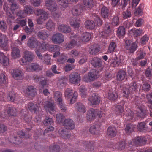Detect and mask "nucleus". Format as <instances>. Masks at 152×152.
I'll return each mask as SVG.
<instances>
[{"instance_id":"nucleus-1","label":"nucleus","mask_w":152,"mask_h":152,"mask_svg":"<svg viewBox=\"0 0 152 152\" xmlns=\"http://www.w3.org/2000/svg\"><path fill=\"white\" fill-rule=\"evenodd\" d=\"M28 46L30 48H36L35 53L39 58H42L40 52L45 51L48 48V44L46 42L39 43L38 41L35 37L30 38L27 42Z\"/></svg>"},{"instance_id":"nucleus-2","label":"nucleus","mask_w":152,"mask_h":152,"mask_svg":"<svg viewBox=\"0 0 152 152\" xmlns=\"http://www.w3.org/2000/svg\"><path fill=\"white\" fill-rule=\"evenodd\" d=\"M64 125L66 129H59L58 132L59 136L64 139H69L70 137V134L67 129H73L75 127V124L72 120L69 119L64 121Z\"/></svg>"},{"instance_id":"nucleus-3","label":"nucleus","mask_w":152,"mask_h":152,"mask_svg":"<svg viewBox=\"0 0 152 152\" xmlns=\"http://www.w3.org/2000/svg\"><path fill=\"white\" fill-rule=\"evenodd\" d=\"M105 113H103L102 111L98 110H95L93 108H91L87 111V118L88 120L91 121L98 117L99 121L101 123L104 121L105 117Z\"/></svg>"},{"instance_id":"nucleus-4","label":"nucleus","mask_w":152,"mask_h":152,"mask_svg":"<svg viewBox=\"0 0 152 152\" xmlns=\"http://www.w3.org/2000/svg\"><path fill=\"white\" fill-rule=\"evenodd\" d=\"M141 85L137 84L136 82H133L129 85H125L123 87L124 96L126 97H128L130 93H134L137 91V89H140Z\"/></svg>"},{"instance_id":"nucleus-5","label":"nucleus","mask_w":152,"mask_h":152,"mask_svg":"<svg viewBox=\"0 0 152 152\" xmlns=\"http://www.w3.org/2000/svg\"><path fill=\"white\" fill-rule=\"evenodd\" d=\"M35 56L33 53L27 50L24 51L22 58L20 59V62L22 65L27 64V62H31L34 60Z\"/></svg>"},{"instance_id":"nucleus-6","label":"nucleus","mask_w":152,"mask_h":152,"mask_svg":"<svg viewBox=\"0 0 152 152\" xmlns=\"http://www.w3.org/2000/svg\"><path fill=\"white\" fill-rule=\"evenodd\" d=\"M64 96L67 100L71 99L70 104H72L74 103L77 99L78 96L77 93L76 91L73 92L72 90L69 88H67L64 92Z\"/></svg>"},{"instance_id":"nucleus-7","label":"nucleus","mask_w":152,"mask_h":152,"mask_svg":"<svg viewBox=\"0 0 152 152\" xmlns=\"http://www.w3.org/2000/svg\"><path fill=\"white\" fill-rule=\"evenodd\" d=\"M99 71L92 70L91 71L88 73V76L86 75L84 76L83 80L84 81L87 82L93 81L99 77V75L98 72Z\"/></svg>"},{"instance_id":"nucleus-8","label":"nucleus","mask_w":152,"mask_h":152,"mask_svg":"<svg viewBox=\"0 0 152 152\" xmlns=\"http://www.w3.org/2000/svg\"><path fill=\"white\" fill-rule=\"evenodd\" d=\"M54 98L61 110L63 111H65L66 108L63 103L61 93L58 91H56L54 93Z\"/></svg>"},{"instance_id":"nucleus-9","label":"nucleus","mask_w":152,"mask_h":152,"mask_svg":"<svg viewBox=\"0 0 152 152\" xmlns=\"http://www.w3.org/2000/svg\"><path fill=\"white\" fill-rule=\"evenodd\" d=\"M125 47L130 53H133L137 48V42H133L131 40H127L125 42Z\"/></svg>"},{"instance_id":"nucleus-10","label":"nucleus","mask_w":152,"mask_h":152,"mask_svg":"<svg viewBox=\"0 0 152 152\" xmlns=\"http://www.w3.org/2000/svg\"><path fill=\"white\" fill-rule=\"evenodd\" d=\"M147 140L145 137H139L136 139H134L130 142L129 145L131 146L142 145H144L146 142Z\"/></svg>"},{"instance_id":"nucleus-11","label":"nucleus","mask_w":152,"mask_h":152,"mask_svg":"<svg viewBox=\"0 0 152 152\" xmlns=\"http://www.w3.org/2000/svg\"><path fill=\"white\" fill-rule=\"evenodd\" d=\"M112 31L110 27V24L107 23L105 24L103 28V31L99 33V37L107 38L109 37L110 34H112Z\"/></svg>"},{"instance_id":"nucleus-12","label":"nucleus","mask_w":152,"mask_h":152,"mask_svg":"<svg viewBox=\"0 0 152 152\" xmlns=\"http://www.w3.org/2000/svg\"><path fill=\"white\" fill-rule=\"evenodd\" d=\"M51 40L53 43L59 44L64 41V37L61 33L57 32L53 35Z\"/></svg>"},{"instance_id":"nucleus-13","label":"nucleus","mask_w":152,"mask_h":152,"mask_svg":"<svg viewBox=\"0 0 152 152\" xmlns=\"http://www.w3.org/2000/svg\"><path fill=\"white\" fill-rule=\"evenodd\" d=\"M91 64L94 67L97 68L99 71H102L104 68L102 62L99 58L95 57L91 61Z\"/></svg>"},{"instance_id":"nucleus-14","label":"nucleus","mask_w":152,"mask_h":152,"mask_svg":"<svg viewBox=\"0 0 152 152\" xmlns=\"http://www.w3.org/2000/svg\"><path fill=\"white\" fill-rule=\"evenodd\" d=\"M43 105L45 110L54 116L53 115L56 112V109L54 104L51 102L47 101L44 102Z\"/></svg>"},{"instance_id":"nucleus-15","label":"nucleus","mask_w":152,"mask_h":152,"mask_svg":"<svg viewBox=\"0 0 152 152\" xmlns=\"http://www.w3.org/2000/svg\"><path fill=\"white\" fill-rule=\"evenodd\" d=\"M89 103L91 106H96L98 105L100 103V97L95 93L93 94L88 98Z\"/></svg>"},{"instance_id":"nucleus-16","label":"nucleus","mask_w":152,"mask_h":152,"mask_svg":"<svg viewBox=\"0 0 152 152\" xmlns=\"http://www.w3.org/2000/svg\"><path fill=\"white\" fill-rule=\"evenodd\" d=\"M71 35L70 36L71 41L69 43L66 44L65 45V47L67 50L72 49L74 48L77 45V42L78 39H77V35L71 33Z\"/></svg>"},{"instance_id":"nucleus-17","label":"nucleus","mask_w":152,"mask_h":152,"mask_svg":"<svg viewBox=\"0 0 152 152\" xmlns=\"http://www.w3.org/2000/svg\"><path fill=\"white\" fill-rule=\"evenodd\" d=\"M69 80L71 83L77 84L80 81L81 77L80 74L77 73H72L69 75Z\"/></svg>"},{"instance_id":"nucleus-18","label":"nucleus","mask_w":152,"mask_h":152,"mask_svg":"<svg viewBox=\"0 0 152 152\" xmlns=\"http://www.w3.org/2000/svg\"><path fill=\"white\" fill-rule=\"evenodd\" d=\"M10 72L14 79L18 80H21L23 78V73L20 69H12Z\"/></svg>"},{"instance_id":"nucleus-19","label":"nucleus","mask_w":152,"mask_h":152,"mask_svg":"<svg viewBox=\"0 0 152 152\" xmlns=\"http://www.w3.org/2000/svg\"><path fill=\"white\" fill-rule=\"evenodd\" d=\"M91 38V34L89 32H85L81 34L80 36L77 35L78 41L80 42H87Z\"/></svg>"},{"instance_id":"nucleus-20","label":"nucleus","mask_w":152,"mask_h":152,"mask_svg":"<svg viewBox=\"0 0 152 152\" xmlns=\"http://www.w3.org/2000/svg\"><path fill=\"white\" fill-rule=\"evenodd\" d=\"M8 39L5 35H0V46L6 50H8L10 48L8 47Z\"/></svg>"},{"instance_id":"nucleus-21","label":"nucleus","mask_w":152,"mask_h":152,"mask_svg":"<svg viewBox=\"0 0 152 152\" xmlns=\"http://www.w3.org/2000/svg\"><path fill=\"white\" fill-rule=\"evenodd\" d=\"M83 10L81 5L78 4L73 7L72 9V13L74 16L80 15L82 13Z\"/></svg>"},{"instance_id":"nucleus-22","label":"nucleus","mask_w":152,"mask_h":152,"mask_svg":"<svg viewBox=\"0 0 152 152\" xmlns=\"http://www.w3.org/2000/svg\"><path fill=\"white\" fill-rule=\"evenodd\" d=\"M57 2L59 5L60 7L63 10L69 7V2L73 3H77L79 0H56Z\"/></svg>"},{"instance_id":"nucleus-23","label":"nucleus","mask_w":152,"mask_h":152,"mask_svg":"<svg viewBox=\"0 0 152 152\" xmlns=\"http://www.w3.org/2000/svg\"><path fill=\"white\" fill-rule=\"evenodd\" d=\"M3 9L6 12L7 15L8 16V18L7 20L8 23H11V20H13L15 19L14 16L12 15L10 12V9L8 6V4L7 3H4L3 6Z\"/></svg>"},{"instance_id":"nucleus-24","label":"nucleus","mask_w":152,"mask_h":152,"mask_svg":"<svg viewBox=\"0 0 152 152\" xmlns=\"http://www.w3.org/2000/svg\"><path fill=\"white\" fill-rule=\"evenodd\" d=\"M137 111H138L137 113V115L141 118H143L145 115L146 113L145 107L143 105L137 104Z\"/></svg>"},{"instance_id":"nucleus-25","label":"nucleus","mask_w":152,"mask_h":152,"mask_svg":"<svg viewBox=\"0 0 152 152\" xmlns=\"http://www.w3.org/2000/svg\"><path fill=\"white\" fill-rule=\"evenodd\" d=\"M26 70L28 72H31L32 70L36 71H39L42 69V66L38 64L32 63L26 67Z\"/></svg>"},{"instance_id":"nucleus-26","label":"nucleus","mask_w":152,"mask_h":152,"mask_svg":"<svg viewBox=\"0 0 152 152\" xmlns=\"http://www.w3.org/2000/svg\"><path fill=\"white\" fill-rule=\"evenodd\" d=\"M58 29L59 32L64 33H69L71 31V28L69 26L64 24L59 25Z\"/></svg>"},{"instance_id":"nucleus-27","label":"nucleus","mask_w":152,"mask_h":152,"mask_svg":"<svg viewBox=\"0 0 152 152\" xmlns=\"http://www.w3.org/2000/svg\"><path fill=\"white\" fill-rule=\"evenodd\" d=\"M84 6V9L90 10L92 9L94 5V1L93 0H83Z\"/></svg>"},{"instance_id":"nucleus-28","label":"nucleus","mask_w":152,"mask_h":152,"mask_svg":"<svg viewBox=\"0 0 152 152\" xmlns=\"http://www.w3.org/2000/svg\"><path fill=\"white\" fill-rule=\"evenodd\" d=\"M25 93L29 96H34L37 94L36 89L32 86H29L25 90Z\"/></svg>"},{"instance_id":"nucleus-29","label":"nucleus","mask_w":152,"mask_h":152,"mask_svg":"<svg viewBox=\"0 0 152 152\" xmlns=\"http://www.w3.org/2000/svg\"><path fill=\"white\" fill-rule=\"evenodd\" d=\"M75 110L79 113H84L86 111L85 106L80 102L76 103L75 104Z\"/></svg>"},{"instance_id":"nucleus-30","label":"nucleus","mask_w":152,"mask_h":152,"mask_svg":"<svg viewBox=\"0 0 152 152\" xmlns=\"http://www.w3.org/2000/svg\"><path fill=\"white\" fill-rule=\"evenodd\" d=\"M100 47L98 45L94 44L91 46L89 52L91 55H94L98 53L100 51Z\"/></svg>"},{"instance_id":"nucleus-31","label":"nucleus","mask_w":152,"mask_h":152,"mask_svg":"<svg viewBox=\"0 0 152 152\" xmlns=\"http://www.w3.org/2000/svg\"><path fill=\"white\" fill-rule=\"evenodd\" d=\"M70 25L75 28H78L80 26V20L76 18H71L69 20Z\"/></svg>"},{"instance_id":"nucleus-32","label":"nucleus","mask_w":152,"mask_h":152,"mask_svg":"<svg viewBox=\"0 0 152 152\" xmlns=\"http://www.w3.org/2000/svg\"><path fill=\"white\" fill-rule=\"evenodd\" d=\"M11 54L12 57L13 59H17L20 56V50L17 47H15L12 48Z\"/></svg>"},{"instance_id":"nucleus-33","label":"nucleus","mask_w":152,"mask_h":152,"mask_svg":"<svg viewBox=\"0 0 152 152\" xmlns=\"http://www.w3.org/2000/svg\"><path fill=\"white\" fill-rule=\"evenodd\" d=\"M9 62V58L3 53H0V63L4 66H7Z\"/></svg>"},{"instance_id":"nucleus-34","label":"nucleus","mask_w":152,"mask_h":152,"mask_svg":"<svg viewBox=\"0 0 152 152\" xmlns=\"http://www.w3.org/2000/svg\"><path fill=\"white\" fill-rule=\"evenodd\" d=\"M29 110L32 113H37L38 112L39 107L37 105L32 102H30L28 105Z\"/></svg>"},{"instance_id":"nucleus-35","label":"nucleus","mask_w":152,"mask_h":152,"mask_svg":"<svg viewBox=\"0 0 152 152\" xmlns=\"http://www.w3.org/2000/svg\"><path fill=\"white\" fill-rule=\"evenodd\" d=\"M107 134L110 137H115L116 134V129L114 127H110L107 131Z\"/></svg>"},{"instance_id":"nucleus-36","label":"nucleus","mask_w":152,"mask_h":152,"mask_svg":"<svg viewBox=\"0 0 152 152\" xmlns=\"http://www.w3.org/2000/svg\"><path fill=\"white\" fill-rule=\"evenodd\" d=\"M48 10L51 12H55L57 9V5L56 3L53 2L48 4H45Z\"/></svg>"},{"instance_id":"nucleus-37","label":"nucleus","mask_w":152,"mask_h":152,"mask_svg":"<svg viewBox=\"0 0 152 152\" xmlns=\"http://www.w3.org/2000/svg\"><path fill=\"white\" fill-rule=\"evenodd\" d=\"M111 65L113 67L118 66L121 63L120 59L116 56L111 60Z\"/></svg>"},{"instance_id":"nucleus-38","label":"nucleus","mask_w":152,"mask_h":152,"mask_svg":"<svg viewBox=\"0 0 152 152\" xmlns=\"http://www.w3.org/2000/svg\"><path fill=\"white\" fill-rule=\"evenodd\" d=\"M72 57H81L83 56V53L81 52H78L75 50H72L69 54Z\"/></svg>"},{"instance_id":"nucleus-39","label":"nucleus","mask_w":152,"mask_h":152,"mask_svg":"<svg viewBox=\"0 0 152 152\" xmlns=\"http://www.w3.org/2000/svg\"><path fill=\"white\" fill-rule=\"evenodd\" d=\"M118 97L117 94L116 92L109 91L108 92V98L109 99L112 101H114L116 100Z\"/></svg>"},{"instance_id":"nucleus-40","label":"nucleus","mask_w":152,"mask_h":152,"mask_svg":"<svg viewBox=\"0 0 152 152\" xmlns=\"http://www.w3.org/2000/svg\"><path fill=\"white\" fill-rule=\"evenodd\" d=\"M46 26L48 29L51 31L55 29V24L52 20H49L46 23Z\"/></svg>"},{"instance_id":"nucleus-41","label":"nucleus","mask_w":152,"mask_h":152,"mask_svg":"<svg viewBox=\"0 0 152 152\" xmlns=\"http://www.w3.org/2000/svg\"><path fill=\"white\" fill-rule=\"evenodd\" d=\"M84 25L85 27L87 28L92 30L94 28L95 25L92 20H87L85 21Z\"/></svg>"},{"instance_id":"nucleus-42","label":"nucleus","mask_w":152,"mask_h":152,"mask_svg":"<svg viewBox=\"0 0 152 152\" xmlns=\"http://www.w3.org/2000/svg\"><path fill=\"white\" fill-rule=\"evenodd\" d=\"M49 35L47 31L42 30L40 31L38 34V37L43 40L46 39L48 38Z\"/></svg>"},{"instance_id":"nucleus-43","label":"nucleus","mask_w":152,"mask_h":152,"mask_svg":"<svg viewBox=\"0 0 152 152\" xmlns=\"http://www.w3.org/2000/svg\"><path fill=\"white\" fill-rule=\"evenodd\" d=\"M131 31L136 37L140 36L143 34L144 32L140 28H132L131 30Z\"/></svg>"},{"instance_id":"nucleus-44","label":"nucleus","mask_w":152,"mask_h":152,"mask_svg":"<svg viewBox=\"0 0 152 152\" xmlns=\"http://www.w3.org/2000/svg\"><path fill=\"white\" fill-rule=\"evenodd\" d=\"M60 148L59 145L56 143H54L53 145H51L49 148L50 152H59Z\"/></svg>"},{"instance_id":"nucleus-45","label":"nucleus","mask_w":152,"mask_h":152,"mask_svg":"<svg viewBox=\"0 0 152 152\" xmlns=\"http://www.w3.org/2000/svg\"><path fill=\"white\" fill-rule=\"evenodd\" d=\"M48 18V14H45V15H41L39 17L37 20V22L39 24H42L44 23L46 20Z\"/></svg>"},{"instance_id":"nucleus-46","label":"nucleus","mask_w":152,"mask_h":152,"mask_svg":"<svg viewBox=\"0 0 152 152\" xmlns=\"http://www.w3.org/2000/svg\"><path fill=\"white\" fill-rule=\"evenodd\" d=\"M49 45L48 49L46 50H47L48 49L50 52H55L57 51H60V47L56 45H49Z\"/></svg>"},{"instance_id":"nucleus-47","label":"nucleus","mask_w":152,"mask_h":152,"mask_svg":"<svg viewBox=\"0 0 152 152\" xmlns=\"http://www.w3.org/2000/svg\"><path fill=\"white\" fill-rule=\"evenodd\" d=\"M16 94L14 91H11L8 93L7 99L8 100L14 102L15 100Z\"/></svg>"},{"instance_id":"nucleus-48","label":"nucleus","mask_w":152,"mask_h":152,"mask_svg":"<svg viewBox=\"0 0 152 152\" xmlns=\"http://www.w3.org/2000/svg\"><path fill=\"white\" fill-rule=\"evenodd\" d=\"M7 113L9 116H15L16 115V109L15 107H9Z\"/></svg>"},{"instance_id":"nucleus-49","label":"nucleus","mask_w":152,"mask_h":152,"mask_svg":"<svg viewBox=\"0 0 152 152\" xmlns=\"http://www.w3.org/2000/svg\"><path fill=\"white\" fill-rule=\"evenodd\" d=\"M109 9L107 7L103 6L101 9V14L102 16L104 18H107L108 16Z\"/></svg>"},{"instance_id":"nucleus-50","label":"nucleus","mask_w":152,"mask_h":152,"mask_svg":"<svg viewBox=\"0 0 152 152\" xmlns=\"http://www.w3.org/2000/svg\"><path fill=\"white\" fill-rule=\"evenodd\" d=\"M144 7V5L141 4L137 8L134 13L135 16L141 15L143 14V9Z\"/></svg>"},{"instance_id":"nucleus-51","label":"nucleus","mask_w":152,"mask_h":152,"mask_svg":"<svg viewBox=\"0 0 152 152\" xmlns=\"http://www.w3.org/2000/svg\"><path fill=\"white\" fill-rule=\"evenodd\" d=\"M7 78L3 73H0V86H3L6 84L7 83Z\"/></svg>"},{"instance_id":"nucleus-52","label":"nucleus","mask_w":152,"mask_h":152,"mask_svg":"<svg viewBox=\"0 0 152 152\" xmlns=\"http://www.w3.org/2000/svg\"><path fill=\"white\" fill-rule=\"evenodd\" d=\"M117 34L120 38L124 36L125 34V28L123 26H121L118 28Z\"/></svg>"},{"instance_id":"nucleus-53","label":"nucleus","mask_w":152,"mask_h":152,"mask_svg":"<svg viewBox=\"0 0 152 152\" xmlns=\"http://www.w3.org/2000/svg\"><path fill=\"white\" fill-rule=\"evenodd\" d=\"M42 57V58H39L40 59L42 60L43 62H44L47 65L50 64V59L51 58L50 56L48 55H46Z\"/></svg>"},{"instance_id":"nucleus-54","label":"nucleus","mask_w":152,"mask_h":152,"mask_svg":"<svg viewBox=\"0 0 152 152\" xmlns=\"http://www.w3.org/2000/svg\"><path fill=\"white\" fill-rule=\"evenodd\" d=\"M115 107L116 112L118 115H121L122 114L124 115H125L123 106L118 104Z\"/></svg>"},{"instance_id":"nucleus-55","label":"nucleus","mask_w":152,"mask_h":152,"mask_svg":"<svg viewBox=\"0 0 152 152\" xmlns=\"http://www.w3.org/2000/svg\"><path fill=\"white\" fill-rule=\"evenodd\" d=\"M99 126L96 125L92 126L90 128V132L91 134H94L98 133V128Z\"/></svg>"},{"instance_id":"nucleus-56","label":"nucleus","mask_w":152,"mask_h":152,"mask_svg":"<svg viewBox=\"0 0 152 152\" xmlns=\"http://www.w3.org/2000/svg\"><path fill=\"white\" fill-rule=\"evenodd\" d=\"M116 46V45L115 42H111L109 45L107 50V53H111L113 52L114 51Z\"/></svg>"},{"instance_id":"nucleus-57","label":"nucleus","mask_w":152,"mask_h":152,"mask_svg":"<svg viewBox=\"0 0 152 152\" xmlns=\"http://www.w3.org/2000/svg\"><path fill=\"white\" fill-rule=\"evenodd\" d=\"M87 89L83 86H80V94L83 98H85L87 96L86 93Z\"/></svg>"},{"instance_id":"nucleus-58","label":"nucleus","mask_w":152,"mask_h":152,"mask_svg":"<svg viewBox=\"0 0 152 152\" xmlns=\"http://www.w3.org/2000/svg\"><path fill=\"white\" fill-rule=\"evenodd\" d=\"M135 127L134 126L131 124H128L125 129L126 133L128 134H129L133 132Z\"/></svg>"},{"instance_id":"nucleus-59","label":"nucleus","mask_w":152,"mask_h":152,"mask_svg":"<svg viewBox=\"0 0 152 152\" xmlns=\"http://www.w3.org/2000/svg\"><path fill=\"white\" fill-rule=\"evenodd\" d=\"M66 79L65 77H63L58 80L57 83V85L59 87H61L64 86L66 83Z\"/></svg>"},{"instance_id":"nucleus-60","label":"nucleus","mask_w":152,"mask_h":152,"mask_svg":"<svg viewBox=\"0 0 152 152\" xmlns=\"http://www.w3.org/2000/svg\"><path fill=\"white\" fill-rule=\"evenodd\" d=\"M92 18L98 26H99L101 25L102 23V21L96 14H93L92 15Z\"/></svg>"},{"instance_id":"nucleus-61","label":"nucleus","mask_w":152,"mask_h":152,"mask_svg":"<svg viewBox=\"0 0 152 152\" xmlns=\"http://www.w3.org/2000/svg\"><path fill=\"white\" fill-rule=\"evenodd\" d=\"M126 75V73L124 70H121L118 73L117 78L118 80H122L124 79Z\"/></svg>"},{"instance_id":"nucleus-62","label":"nucleus","mask_w":152,"mask_h":152,"mask_svg":"<svg viewBox=\"0 0 152 152\" xmlns=\"http://www.w3.org/2000/svg\"><path fill=\"white\" fill-rule=\"evenodd\" d=\"M137 129L140 132H142L146 129L145 123L144 122H140L137 125Z\"/></svg>"},{"instance_id":"nucleus-63","label":"nucleus","mask_w":152,"mask_h":152,"mask_svg":"<svg viewBox=\"0 0 152 152\" xmlns=\"http://www.w3.org/2000/svg\"><path fill=\"white\" fill-rule=\"evenodd\" d=\"M126 112V116H127V119L129 120H131L134 116V113L129 109H127Z\"/></svg>"},{"instance_id":"nucleus-64","label":"nucleus","mask_w":152,"mask_h":152,"mask_svg":"<svg viewBox=\"0 0 152 152\" xmlns=\"http://www.w3.org/2000/svg\"><path fill=\"white\" fill-rule=\"evenodd\" d=\"M23 11L26 15L28 14H31L33 12V9L30 6H26L25 7Z\"/></svg>"}]
</instances>
